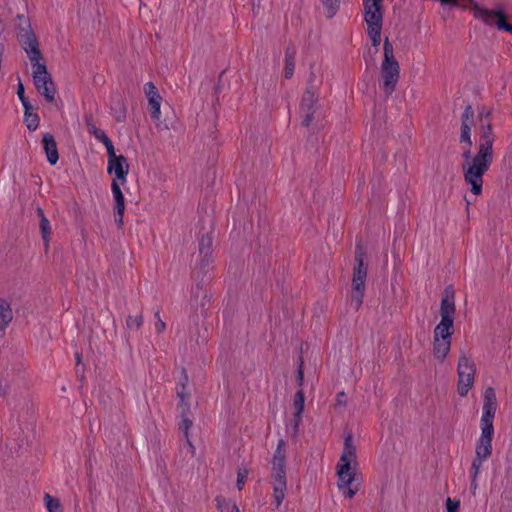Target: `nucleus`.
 Masks as SVG:
<instances>
[{
  "label": "nucleus",
  "mask_w": 512,
  "mask_h": 512,
  "mask_svg": "<svg viewBox=\"0 0 512 512\" xmlns=\"http://www.w3.org/2000/svg\"><path fill=\"white\" fill-rule=\"evenodd\" d=\"M128 173L115 174L111 183V191L114 199V220L117 226L122 229L124 226L125 198L121 185L126 183Z\"/></svg>",
  "instance_id": "obj_11"
},
{
  "label": "nucleus",
  "mask_w": 512,
  "mask_h": 512,
  "mask_svg": "<svg viewBox=\"0 0 512 512\" xmlns=\"http://www.w3.org/2000/svg\"><path fill=\"white\" fill-rule=\"evenodd\" d=\"M346 394L345 392L341 391L339 393H337L336 395V405H339V406H346Z\"/></svg>",
  "instance_id": "obj_48"
},
{
  "label": "nucleus",
  "mask_w": 512,
  "mask_h": 512,
  "mask_svg": "<svg viewBox=\"0 0 512 512\" xmlns=\"http://www.w3.org/2000/svg\"><path fill=\"white\" fill-rule=\"evenodd\" d=\"M458 383H457V392L461 397H465L471 387L474 384V376L476 373V367L473 361H471L467 356L464 350H461L458 366Z\"/></svg>",
  "instance_id": "obj_10"
},
{
  "label": "nucleus",
  "mask_w": 512,
  "mask_h": 512,
  "mask_svg": "<svg viewBox=\"0 0 512 512\" xmlns=\"http://www.w3.org/2000/svg\"><path fill=\"white\" fill-rule=\"evenodd\" d=\"M33 81L38 92L47 86V84L52 85L53 80L47 70L45 62H42V65L33 67Z\"/></svg>",
  "instance_id": "obj_19"
},
{
  "label": "nucleus",
  "mask_w": 512,
  "mask_h": 512,
  "mask_svg": "<svg viewBox=\"0 0 512 512\" xmlns=\"http://www.w3.org/2000/svg\"><path fill=\"white\" fill-rule=\"evenodd\" d=\"M192 425L193 422L188 416H181V422L178 425V429L184 434L185 439H188L189 429Z\"/></svg>",
  "instance_id": "obj_36"
},
{
  "label": "nucleus",
  "mask_w": 512,
  "mask_h": 512,
  "mask_svg": "<svg viewBox=\"0 0 512 512\" xmlns=\"http://www.w3.org/2000/svg\"><path fill=\"white\" fill-rule=\"evenodd\" d=\"M13 320V311L10 303L0 298V332H5L8 325Z\"/></svg>",
  "instance_id": "obj_23"
},
{
  "label": "nucleus",
  "mask_w": 512,
  "mask_h": 512,
  "mask_svg": "<svg viewBox=\"0 0 512 512\" xmlns=\"http://www.w3.org/2000/svg\"><path fill=\"white\" fill-rule=\"evenodd\" d=\"M451 347V339H433V355L440 362H443L449 354Z\"/></svg>",
  "instance_id": "obj_24"
},
{
  "label": "nucleus",
  "mask_w": 512,
  "mask_h": 512,
  "mask_svg": "<svg viewBox=\"0 0 512 512\" xmlns=\"http://www.w3.org/2000/svg\"><path fill=\"white\" fill-rule=\"evenodd\" d=\"M8 390H9V381L6 378L1 377L0 378V395L6 396L8 394Z\"/></svg>",
  "instance_id": "obj_45"
},
{
  "label": "nucleus",
  "mask_w": 512,
  "mask_h": 512,
  "mask_svg": "<svg viewBox=\"0 0 512 512\" xmlns=\"http://www.w3.org/2000/svg\"><path fill=\"white\" fill-rule=\"evenodd\" d=\"M455 311V290L453 285H447L440 303L441 319L454 321Z\"/></svg>",
  "instance_id": "obj_15"
},
{
  "label": "nucleus",
  "mask_w": 512,
  "mask_h": 512,
  "mask_svg": "<svg viewBox=\"0 0 512 512\" xmlns=\"http://www.w3.org/2000/svg\"><path fill=\"white\" fill-rule=\"evenodd\" d=\"M247 476H248V470L247 469H239L238 470L236 486H237L239 491L243 489V486L245 484Z\"/></svg>",
  "instance_id": "obj_38"
},
{
  "label": "nucleus",
  "mask_w": 512,
  "mask_h": 512,
  "mask_svg": "<svg viewBox=\"0 0 512 512\" xmlns=\"http://www.w3.org/2000/svg\"><path fill=\"white\" fill-rule=\"evenodd\" d=\"M490 116H491V112L490 110L486 109L485 107H483L479 113H478V117L480 119V123L482 121H488L490 120Z\"/></svg>",
  "instance_id": "obj_47"
},
{
  "label": "nucleus",
  "mask_w": 512,
  "mask_h": 512,
  "mask_svg": "<svg viewBox=\"0 0 512 512\" xmlns=\"http://www.w3.org/2000/svg\"><path fill=\"white\" fill-rule=\"evenodd\" d=\"M202 331H203V334L207 333V329L206 328H204Z\"/></svg>",
  "instance_id": "obj_60"
},
{
  "label": "nucleus",
  "mask_w": 512,
  "mask_h": 512,
  "mask_svg": "<svg viewBox=\"0 0 512 512\" xmlns=\"http://www.w3.org/2000/svg\"><path fill=\"white\" fill-rule=\"evenodd\" d=\"M313 66H311V69ZM320 82L317 81L315 73L311 70L307 79V85L305 91L318 92Z\"/></svg>",
  "instance_id": "obj_35"
},
{
  "label": "nucleus",
  "mask_w": 512,
  "mask_h": 512,
  "mask_svg": "<svg viewBox=\"0 0 512 512\" xmlns=\"http://www.w3.org/2000/svg\"><path fill=\"white\" fill-rule=\"evenodd\" d=\"M111 111L117 121H123L126 118V106L119 94L111 97Z\"/></svg>",
  "instance_id": "obj_25"
},
{
  "label": "nucleus",
  "mask_w": 512,
  "mask_h": 512,
  "mask_svg": "<svg viewBox=\"0 0 512 512\" xmlns=\"http://www.w3.org/2000/svg\"><path fill=\"white\" fill-rule=\"evenodd\" d=\"M321 2L326 9V17L333 18L340 7V0H321Z\"/></svg>",
  "instance_id": "obj_31"
},
{
  "label": "nucleus",
  "mask_w": 512,
  "mask_h": 512,
  "mask_svg": "<svg viewBox=\"0 0 512 512\" xmlns=\"http://www.w3.org/2000/svg\"><path fill=\"white\" fill-rule=\"evenodd\" d=\"M350 486L351 484L342 490L344 492L345 497L349 499L353 498L357 492V489H352Z\"/></svg>",
  "instance_id": "obj_52"
},
{
  "label": "nucleus",
  "mask_w": 512,
  "mask_h": 512,
  "mask_svg": "<svg viewBox=\"0 0 512 512\" xmlns=\"http://www.w3.org/2000/svg\"><path fill=\"white\" fill-rule=\"evenodd\" d=\"M41 143L48 163L52 166L56 165L59 160V153L55 137L51 133L46 132L42 136Z\"/></svg>",
  "instance_id": "obj_16"
},
{
  "label": "nucleus",
  "mask_w": 512,
  "mask_h": 512,
  "mask_svg": "<svg viewBox=\"0 0 512 512\" xmlns=\"http://www.w3.org/2000/svg\"><path fill=\"white\" fill-rule=\"evenodd\" d=\"M127 161L123 155L117 156L115 151L108 154V167L107 172L109 175L128 173V166L126 170L123 168V163Z\"/></svg>",
  "instance_id": "obj_20"
},
{
  "label": "nucleus",
  "mask_w": 512,
  "mask_h": 512,
  "mask_svg": "<svg viewBox=\"0 0 512 512\" xmlns=\"http://www.w3.org/2000/svg\"><path fill=\"white\" fill-rule=\"evenodd\" d=\"M495 141V134L493 132L491 121H482L480 123V139L477 146V152L474 154L473 163L470 171L476 174L484 171L486 174L493 163V144Z\"/></svg>",
  "instance_id": "obj_3"
},
{
  "label": "nucleus",
  "mask_w": 512,
  "mask_h": 512,
  "mask_svg": "<svg viewBox=\"0 0 512 512\" xmlns=\"http://www.w3.org/2000/svg\"><path fill=\"white\" fill-rule=\"evenodd\" d=\"M302 422V413H299L297 416V412H294L293 414V420H292V428H293V436H296V434L299 431V425Z\"/></svg>",
  "instance_id": "obj_41"
},
{
  "label": "nucleus",
  "mask_w": 512,
  "mask_h": 512,
  "mask_svg": "<svg viewBox=\"0 0 512 512\" xmlns=\"http://www.w3.org/2000/svg\"><path fill=\"white\" fill-rule=\"evenodd\" d=\"M85 124L89 134L93 135L97 140L105 145L107 154L115 151L112 141L103 130L96 127V125L93 123L91 115H85Z\"/></svg>",
  "instance_id": "obj_17"
},
{
  "label": "nucleus",
  "mask_w": 512,
  "mask_h": 512,
  "mask_svg": "<svg viewBox=\"0 0 512 512\" xmlns=\"http://www.w3.org/2000/svg\"><path fill=\"white\" fill-rule=\"evenodd\" d=\"M318 92L305 91L300 102V112L303 115L301 125L308 127L312 123L317 110Z\"/></svg>",
  "instance_id": "obj_14"
},
{
  "label": "nucleus",
  "mask_w": 512,
  "mask_h": 512,
  "mask_svg": "<svg viewBox=\"0 0 512 512\" xmlns=\"http://www.w3.org/2000/svg\"><path fill=\"white\" fill-rule=\"evenodd\" d=\"M273 498L276 507H279L282 504V501L285 498V491L287 488V484H273Z\"/></svg>",
  "instance_id": "obj_30"
},
{
  "label": "nucleus",
  "mask_w": 512,
  "mask_h": 512,
  "mask_svg": "<svg viewBox=\"0 0 512 512\" xmlns=\"http://www.w3.org/2000/svg\"><path fill=\"white\" fill-rule=\"evenodd\" d=\"M474 124V111L470 104H468L461 116V132L459 137V142L461 144H465L466 146L463 149L461 154L462 157V172L464 181L467 185L470 186V192L479 196L483 192V177L484 171H480L476 174L471 173L470 167L473 163L474 155L472 154V139H471V128Z\"/></svg>",
  "instance_id": "obj_2"
},
{
  "label": "nucleus",
  "mask_w": 512,
  "mask_h": 512,
  "mask_svg": "<svg viewBox=\"0 0 512 512\" xmlns=\"http://www.w3.org/2000/svg\"><path fill=\"white\" fill-rule=\"evenodd\" d=\"M22 106L24 108V113L32 112V105L30 101L27 99L21 100Z\"/></svg>",
  "instance_id": "obj_53"
},
{
  "label": "nucleus",
  "mask_w": 512,
  "mask_h": 512,
  "mask_svg": "<svg viewBox=\"0 0 512 512\" xmlns=\"http://www.w3.org/2000/svg\"><path fill=\"white\" fill-rule=\"evenodd\" d=\"M384 58L381 64L382 89L387 96L392 95L400 78V65L394 56V48L386 37L383 44Z\"/></svg>",
  "instance_id": "obj_5"
},
{
  "label": "nucleus",
  "mask_w": 512,
  "mask_h": 512,
  "mask_svg": "<svg viewBox=\"0 0 512 512\" xmlns=\"http://www.w3.org/2000/svg\"><path fill=\"white\" fill-rule=\"evenodd\" d=\"M353 461H356V447L352 442V434L348 433L345 436L343 452L337 465L339 490H343L354 481L355 472L351 471V462Z\"/></svg>",
  "instance_id": "obj_7"
},
{
  "label": "nucleus",
  "mask_w": 512,
  "mask_h": 512,
  "mask_svg": "<svg viewBox=\"0 0 512 512\" xmlns=\"http://www.w3.org/2000/svg\"><path fill=\"white\" fill-rule=\"evenodd\" d=\"M295 69V59H285L284 77L292 78Z\"/></svg>",
  "instance_id": "obj_37"
},
{
  "label": "nucleus",
  "mask_w": 512,
  "mask_h": 512,
  "mask_svg": "<svg viewBox=\"0 0 512 512\" xmlns=\"http://www.w3.org/2000/svg\"><path fill=\"white\" fill-rule=\"evenodd\" d=\"M155 326L158 333L163 332L166 328V324L161 319H158Z\"/></svg>",
  "instance_id": "obj_55"
},
{
  "label": "nucleus",
  "mask_w": 512,
  "mask_h": 512,
  "mask_svg": "<svg viewBox=\"0 0 512 512\" xmlns=\"http://www.w3.org/2000/svg\"><path fill=\"white\" fill-rule=\"evenodd\" d=\"M37 214L39 216V228L41 232V236L44 243V249L47 253L50 247V234H51V226L48 218L45 216L42 208H37Z\"/></svg>",
  "instance_id": "obj_21"
},
{
  "label": "nucleus",
  "mask_w": 512,
  "mask_h": 512,
  "mask_svg": "<svg viewBox=\"0 0 512 512\" xmlns=\"http://www.w3.org/2000/svg\"><path fill=\"white\" fill-rule=\"evenodd\" d=\"M230 512H240V511H239L238 506L236 504H233Z\"/></svg>",
  "instance_id": "obj_57"
},
{
  "label": "nucleus",
  "mask_w": 512,
  "mask_h": 512,
  "mask_svg": "<svg viewBox=\"0 0 512 512\" xmlns=\"http://www.w3.org/2000/svg\"><path fill=\"white\" fill-rule=\"evenodd\" d=\"M273 484H287L286 464H272Z\"/></svg>",
  "instance_id": "obj_26"
},
{
  "label": "nucleus",
  "mask_w": 512,
  "mask_h": 512,
  "mask_svg": "<svg viewBox=\"0 0 512 512\" xmlns=\"http://www.w3.org/2000/svg\"><path fill=\"white\" fill-rule=\"evenodd\" d=\"M142 323H143V317H142V314L140 313V314L136 315L133 322L130 323V329L132 328L133 325L136 327V329H139L142 326Z\"/></svg>",
  "instance_id": "obj_50"
},
{
  "label": "nucleus",
  "mask_w": 512,
  "mask_h": 512,
  "mask_svg": "<svg viewBox=\"0 0 512 512\" xmlns=\"http://www.w3.org/2000/svg\"><path fill=\"white\" fill-rule=\"evenodd\" d=\"M381 32H382V29H376V28L367 29V34L369 36V39L371 40V44L375 48L373 53L371 54V60H370V63L373 66L376 65L375 60H374V55L377 54L378 46L381 43Z\"/></svg>",
  "instance_id": "obj_27"
},
{
  "label": "nucleus",
  "mask_w": 512,
  "mask_h": 512,
  "mask_svg": "<svg viewBox=\"0 0 512 512\" xmlns=\"http://www.w3.org/2000/svg\"><path fill=\"white\" fill-rule=\"evenodd\" d=\"M492 455V443L491 442H481V440H477L475 447V457L472 461V466H474L475 471L477 469H481V466L485 460H487Z\"/></svg>",
  "instance_id": "obj_18"
},
{
  "label": "nucleus",
  "mask_w": 512,
  "mask_h": 512,
  "mask_svg": "<svg viewBox=\"0 0 512 512\" xmlns=\"http://www.w3.org/2000/svg\"><path fill=\"white\" fill-rule=\"evenodd\" d=\"M17 41L22 49L25 51L27 57L29 58L32 67H36L37 65H42L44 62L43 54L40 50V43L32 29L31 22L29 18L24 15L17 16Z\"/></svg>",
  "instance_id": "obj_4"
},
{
  "label": "nucleus",
  "mask_w": 512,
  "mask_h": 512,
  "mask_svg": "<svg viewBox=\"0 0 512 512\" xmlns=\"http://www.w3.org/2000/svg\"><path fill=\"white\" fill-rule=\"evenodd\" d=\"M480 472V469H477V472L475 471L474 466L471 465L470 469V475H471V483H470V489L472 491V494H475V491L477 489V477Z\"/></svg>",
  "instance_id": "obj_39"
},
{
  "label": "nucleus",
  "mask_w": 512,
  "mask_h": 512,
  "mask_svg": "<svg viewBox=\"0 0 512 512\" xmlns=\"http://www.w3.org/2000/svg\"><path fill=\"white\" fill-rule=\"evenodd\" d=\"M177 397L180 400H189L190 398V392L187 390V387L184 386H178L177 387Z\"/></svg>",
  "instance_id": "obj_43"
},
{
  "label": "nucleus",
  "mask_w": 512,
  "mask_h": 512,
  "mask_svg": "<svg viewBox=\"0 0 512 512\" xmlns=\"http://www.w3.org/2000/svg\"><path fill=\"white\" fill-rule=\"evenodd\" d=\"M24 123L29 131H35L39 126L40 118L34 112L24 113Z\"/></svg>",
  "instance_id": "obj_29"
},
{
  "label": "nucleus",
  "mask_w": 512,
  "mask_h": 512,
  "mask_svg": "<svg viewBox=\"0 0 512 512\" xmlns=\"http://www.w3.org/2000/svg\"><path fill=\"white\" fill-rule=\"evenodd\" d=\"M44 501L49 512H61V504L57 498L49 494H45Z\"/></svg>",
  "instance_id": "obj_32"
},
{
  "label": "nucleus",
  "mask_w": 512,
  "mask_h": 512,
  "mask_svg": "<svg viewBox=\"0 0 512 512\" xmlns=\"http://www.w3.org/2000/svg\"><path fill=\"white\" fill-rule=\"evenodd\" d=\"M296 48L293 44H289L285 50V59H295Z\"/></svg>",
  "instance_id": "obj_46"
},
{
  "label": "nucleus",
  "mask_w": 512,
  "mask_h": 512,
  "mask_svg": "<svg viewBox=\"0 0 512 512\" xmlns=\"http://www.w3.org/2000/svg\"><path fill=\"white\" fill-rule=\"evenodd\" d=\"M186 443L189 446V448L191 449L192 454H194L195 453V447L193 446V444H192V442H191L189 437H188V439H186Z\"/></svg>",
  "instance_id": "obj_56"
},
{
  "label": "nucleus",
  "mask_w": 512,
  "mask_h": 512,
  "mask_svg": "<svg viewBox=\"0 0 512 512\" xmlns=\"http://www.w3.org/2000/svg\"><path fill=\"white\" fill-rule=\"evenodd\" d=\"M366 257V250L361 243H357L355 247V266L353 268V278H352V288L353 295L351 303L358 310L364 298L365 292V282L367 277V265L364 263V259Z\"/></svg>",
  "instance_id": "obj_6"
},
{
  "label": "nucleus",
  "mask_w": 512,
  "mask_h": 512,
  "mask_svg": "<svg viewBox=\"0 0 512 512\" xmlns=\"http://www.w3.org/2000/svg\"><path fill=\"white\" fill-rule=\"evenodd\" d=\"M454 332V321L441 319L440 323L436 325L434 329L433 339H451Z\"/></svg>",
  "instance_id": "obj_22"
},
{
  "label": "nucleus",
  "mask_w": 512,
  "mask_h": 512,
  "mask_svg": "<svg viewBox=\"0 0 512 512\" xmlns=\"http://www.w3.org/2000/svg\"><path fill=\"white\" fill-rule=\"evenodd\" d=\"M460 508V501L453 500L450 497L446 499V511L447 512H458Z\"/></svg>",
  "instance_id": "obj_40"
},
{
  "label": "nucleus",
  "mask_w": 512,
  "mask_h": 512,
  "mask_svg": "<svg viewBox=\"0 0 512 512\" xmlns=\"http://www.w3.org/2000/svg\"><path fill=\"white\" fill-rule=\"evenodd\" d=\"M39 93L45 98L48 103H53L55 101L56 88L54 82L52 85L47 84Z\"/></svg>",
  "instance_id": "obj_34"
},
{
  "label": "nucleus",
  "mask_w": 512,
  "mask_h": 512,
  "mask_svg": "<svg viewBox=\"0 0 512 512\" xmlns=\"http://www.w3.org/2000/svg\"><path fill=\"white\" fill-rule=\"evenodd\" d=\"M181 374H182V377L178 383V386H184V387H187V383H188V375H187V372H186V369L185 368H182V371H181Z\"/></svg>",
  "instance_id": "obj_51"
},
{
  "label": "nucleus",
  "mask_w": 512,
  "mask_h": 512,
  "mask_svg": "<svg viewBox=\"0 0 512 512\" xmlns=\"http://www.w3.org/2000/svg\"><path fill=\"white\" fill-rule=\"evenodd\" d=\"M302 365H303V360L300 357L299 358V366H298L297 375H296V381L300 387L303 385V382H304V372H303Z\"/></svg>",
  "instance_id": "obj_42"
},
{
  "label": "nucleus",
  "mask_w": 512,
  "mask_h": 512,
  "mask_svg": "<svg viewBox=\"0 0 512 512\" xmlns=\"http://www.w3.org/2000/svg\"><path fill=\"white\" fill-rule=\"evenodd\" d=\"M474 17L489 26L495 25L498 30L512 33V24L507 21V15L502 9L488 10L479 6L476 0H470Z\"/></svg>",
  "instance_id": "obj_9"
},
{
  "label": "nucleus",
  "mask_w": 512,
  "mask_h": 512,
  "mask_svg": "<svg viewBox=\"0 0 512 512\" xmlns=\"http://www.w3.org/2000/svg\"><path fill=\"white\" fill-rule=\"evenodd\" d=\"M213 237L212 232L203 234L198 243V259L192 269L191 276L196 282L195 287L191 289L189 306L193 313L192 319L196 325V343L200 345L201 329L198 327L200 317L206 318L207 311L210 308L211 295L205 288V285L212 279V255H213ZM205 338H202L201 344H204Z\"/></svg>",
  "instance_id": "obj_1"
},
{
  "label": "nucleus",
  "mask_w": 512,
  "mask_h": 512,
  "mask_svg": "<svg viewBox=\"0 0 512 512\" xmlns=\"http://www.w3.org/2000/svg\"><path fill=\"white\" fill-rule=\"evenodd\" d=\"M482 417L480 421L481 435L479 440L481 442H491L494 436L493 421L497 410V398L494 388L488 387L483 395Z\"/></svg>",
  "instance_id": "obj_8"
},
{
  "label": "nucleus",
  "mask_w": 512,
  "mask_h": 512,
  "mask_svg": "<svg viewBox=\"0 0 512 512\" xmlns=\"http://www.w3.org/2000/svg\"><path fill=\"white\" fill-rule=\"evenodd\" d=\"M144 92L148 100V110L150 117L156 126L160 129H168V124L160 121V106L162 97L159 94L157 87L152 82H147L144 85Z\"/></svg>",
  "instance_id": "obj_12"
},
{
  "label": "nucleus",
  "mask_w": 512,
  "mask_h": 512,
  "mask_svg": "<svg viewBox=\"0 0 512 512\" xmlns=\"http://www.w3.org/2000/svg\"><path fill=\"white\" fill-rule=\"evenodd\" d=\"M507 461L509 463V465L507 467V474L512 476V448L509 450V452L507 454Z\"/></svg>",
  "instance_id": "obj_54"
},
{
  "label": "nucleus",
  "mask_w": 512,
  "mask_h": 512,
  "mask_svg": "<svg viewBox=\"0 0 512 512\" xmlns=\"http://www.w3.org/2000/svg\"><path fill=\"white\" fill-rule=\"evenodd\" d=\"M304 403H305V395L302 389H299L294 395L293 405L295 408V412H297V416L299 413H303L304 411Z\"/></svg>",
  "instance_id": "obj_33"
},
{
  "label": "nucleus",
  "mask_w": 512,
  "mask_h": 512,
  "mask_svg": "<svg viewBox=\"0 0 512 512\" xmlns=\"http://www.w3.org/2000/svg\"><path fill=\"white\" fill-rule=\"evenodd\" d=\"M272 464H286V443L283 439H279L277 443Z\"/></svg>",
  "instance_id": "obj_28"
},
{
  "label": "nucleus",
  "mask_w": 512,
  "mask_h": 512,
  "mask_svg": "<svg viewBox=\"0 0 512 512\" xmlns=\"http://www.w3.org/2000/svg\"><path fill=\"white\" fill-rule=\"evenodd\" d=\"M180 416H188L190 413V404L188 400L179 401Z\"/></svg>",
  "instance_id": "obj_44"
},
{
  "label": "nucleus",
  "mask_w": 512,
  "mask_h": 512,
  "mask_svg": "<svg viewBox=\"0 0 512 512\" xmlns=\"http://www.w3.org/2000/svg\"><path fill=\"white\" fill-rule=\"evenodd\" d=\"M17 96L20 101L27 99V97L25 96V88L21 81H19V83L17 85Z\"/></svg>",
  "instance_id": "obj_49"
},
{
  "label": "nucleus",
  "mask_w": 512,
  "mask_h": 512,
  "mask_svg": "<svg viewBox=\"0 0 512 512\" xmlns=\"http://www.w3.org/2000/svg\"><path fill=\"white\" fill-rule=\"evenodd\" d=\"M383 0H363L364 20L368 29H382L383 25Z\"/></svg>",
  "instance_id": "obj_13"
},
{
  "label": "nucleus",
  "mask_w": 512,
  "mask_h": 512,
  "mask_svg": "<svg viewBox=\"0 0 512 512\" xmlns=\"http://www.w3.org/2000/svg\"><path fill=\"white\" fill-rule=\"evenodd\" d=\"M465 201H466V209L468 211L469 210V206H470L471 203L466 198H465Z\"/></svg>",
  "instance_id": "obj_59"
},
{
  "label": "nucleus",
  "mask_w": 512,
  "mask_h": 512,
  "mask_svg": "<svg viewBox=\"0 0 512 512\" xmlns=\"http://www.w3.org/2000/svg\"><path fill=\"white\" fill-rule=\"evenodd\" d=\"M80 362H81V355L77 352L76 353V363H77V365H79Z\"/></svg>",
  "instance_id": "obj_58"
}]
</instances>
